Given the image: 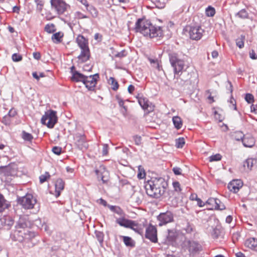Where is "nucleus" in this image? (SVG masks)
<instances>
[{
  "instance_id": "1",
  "label": "nucleus",
  "mask_w": 257,
  "mask_h": 257,
  "mask_svg": "<svg viewBox=\"0 0 257 257\" xmlns=\"http://www.w3.org/2000/svg\"><path fill=\"white\" fill-rule=\"evenodd\" d=\"M31 222L26 217H21L15 225V230L12 234V238L19 242H28L35 236L34 232L30 231Z\"/></svg>"
},
{
  "instance_id": "2",
  "label": "nucleus",
  "mask_w": 257,
  "mask_h": 257,
  "mask_svg": "<svg viewBox=\"0 0 257 257\" xmlns=\"http://www.w3.org/2000/svg\"><path fill=\"white\" fill-rule=\"evenodd\" d=\"M167 185L163 178H154L145 183V188L148 196L159 198L165 193Z\"/></svg>"
},
{
  "instance_id": "3",
  "label": "nucleus",
  "mask_w": 257,
  "mask_h": 257,
  "mask_svg": "<svg viewBox=\"0 0 257 257\" xmlns=\"http://www.w3.org/2000/svg\"><path fill=\"white\" fill-rule=\"evenodd\" d=\"M135 30L137 32H140L144 36L150 38H155L161 36L162 31L160 27L152 25L149 21L139 19L135 25Z\"/></svg>"
},
{
  "instance_id": "4",
  "label": "nucleus",
  "mask_w": 257,
  "mask_h": 257,
  "mask_svg": "<svg viewBox=\"0 0 257 257\" xmlns=\"http://www.w3.org/2000/svg\"><path fill=\"white\" fill-rule=\"evenodd\" d=\"M116 222L120 226L131 228L140 234L143 233L145 224L143 223L139 224L136 221L126 219L123 216H121L116 219Z\"/></svg>"
},
{
  "instance_id": "5",
  "label": "nucleus",
  "mask_w": 257,
  "mask_h": 257,
  "mask_svg": "<svg viewBox=\"0 0 257 257\" xmlns=\"http://www.w3.org/2000/svg\"><path fill=\"white\" fill-rule=\"evenodd\" d=\"M169 59L171 64L174 69L175 78L176 77V75L180 76L185 66L184 61L179 59L176 53L170 54Z\"/></svg>"
},
{
  "instance_id": "6",
  "label": "nucleus",
  "mask_w": 257,
  "mask_h": 257,
  "mask_svg": "<svg viewBox=\"0 0 257 257\" xmlns=\"http://www.w3.org/2000/svg\"><path fill=\"white\" fill-rule=\"evenodd\" d=\"M57 119L56 112L52 110H49L46 111L42 117L41 122L47 125L48 127L52 128L57 123Z\"/></svg>"
},
{
  "instance_id": "7",
  "label": "nucleus",
  "mask_w": 257,
  "mask_h": 257,
  "mask_svg": "<svg viewBox=\"0 0 257 257\" xmlns=\"http://www.w3.org/2000/svg\"><path fill=\"white\" fill-rule=\"evenodd\" d=\"M37 201L36 197L31 194H27L25 196L18 199V203L26 209L34 208Z\"/></svg>"
},
{
  "instance_id": "8",
  "label": "nucleus",
  "mask_w": 257,
  "mask_h": 257,
  "mask_svg": "<svg viewBox=\"0 0 257 257\" xmlns=\"http://www.w3.org/2000/svg\"><path fill=\"white\" fill-rule=\"evenodd\" d=\"M182 249L186 251H188L190 255H194L201 249V246L197 242L186 239L182 244Z\"/></svg>"
},
{
  "instance_id": "9",
  "label": "nucleus",
  "mask_w": 257,
  "mask_h": 257,
  "mask_svg": "<svg viewBox=\"0 0 257 257\" xmlns=\"http://www.w3.org/2000/svg\"><path fill=\"white\" fill-rule=\"evenodd\" d=\"M186 35H188L190 39L195 40L200 39L204 30L200 26H186L184 29Z\"/></svg>"
},
{
  "instance_id": "10",
  "label": "nucleus",
  "mask_w": 257,
  "mask_h": 257,
  "mask_svg": "<svg viewBox=\"0 0 257 257\" xmlns=\"http://www.w3.org/2000/svg\"><path fill=\"white\" fill-rule=\"evenodd\" d=\"M74 140L75 144L79 149L84 151L88 148V145L86 142L85 136L84 134H76L74 136Z\"/></svg>"
},
{
  "instance_id": "11",
  "label": "nucleus",
  "mask_w": 257,
  "mask_h": 257,
  "mask_svg": "<svg viewBox=\"0 0 257 257\" xmlns=\"http://www.w3.org/2000/svg\"><path fill=\"white\" fill-rule=\"evenodd\" d=\"M159 225L161 226L174 221V214L171 211L161 213L157 217Z\"/></svg>"
},
{
  "instance_id": "12",
  "label": "nucleus",
  "mask_w": 257,
  "mask_h": 257,
  "mask_svg": "<svg viewBox=\"0 0 257 257\" xmlns=\"http://www.w3.org/2000/svg\"><path fill=\"white\" fill-rule=\"evenodd\" d=\"M98 78L99 75L98 74L90 76H85L83 83L88 90H91L96 86Z\"/></svg>"
},
{
  "instance_id": "13",
  "label": "nucleus",
  "mask_w": 257,
  "mask_h": 257,
  "mask_svg": "<svg viewBox=\"0 0 257 257\" xmlns=\"http://www.w3.org/2000/svg\"><path fill=\"white\" fill-rule=\"evenodd\" d=\"M137 98L139 103L143 109L146 110L148 112H151L153 110L154 105L148 100V98L140 94H139L137 96Z\"/></svg>"
},
{
  "instance_id": "14",
  "label": "nucleus",
  "mask_w": 257,
  "mask_h": 257,
  "mask_svg": "<svg viewBox=\"0 0 257 257\" xmlns=\"http://www.w3.org/2000/svg\"><path fill=\"white\" fill-rule=\"evenodd\" d=\"M145 236L147 238L150 239L152 242H156L158 240L156 228L152 224H150L146 228Z\"/></svg>"
},
{
  "instance_id": "15",
  "label": "nucleus",
  "mask_w": 257,
  "mask_h": 257,
  "mask_svg": "<svg viewBox=\"0 0 257 257\" xmlns=\"http://www.w3.org/2000/svg\"><path fill=\"white\" fill-rule=\"evenodd\" d=\"M51 4L58 14H62L66 10L67 5L62 0H51Z\"/></svg>"
},
{
  "instance_id": "16",
  "label": "nucleus",
  "mask_w": 257,
  "mask_h": 257,
  "mask_svg": "<svg viewBox=\"0 0 257 257\" xmlns=\"http://www.w3.org/2000/svg\"><path fill=\"white\" fill-rule=\"evenodd\" d=\"M14 224V220L10 216H3L0 218V228L9 229Z\"/></svg>"
},
{
  "instance_id": "17",
  "label": "nucleus",
  "mask_w": 257,
  "mask_h": 257,
  "mask_svg": "<svg viewBox=\"0 0 257 257\" xmlns=\"http://www.w3.org/2000/svg\"><path fill=\"white\" fill-rule=\"evenodd\" d=\"M242 185L243 183L241 180H233L228 184V188L230 191L236 193L241 188Z\"/></svg>"
},
{
  "instance_id": "18",
  "label": "nucleus",
  "mask_w": 257,
  "mask_h": 257,
  "mask_svg": "<svg viewBox=\"0 0 257 257\" xmlns=\"http://www.w3.org/2000/svg\"><path fill=\"white\" fill-rule=\"evenodd\" d=\"M177 235L178 234L176 229L168 230L165 243L167 244H172L175 241Z\"/></svg>"
},
{
  "instance_id": "19",
  "label": "nucleus",
  "mask_w": 257,
  "mask_h": 257,
  "mask_svg": "<svg viewBox=\"0 0 257 257\" xmlns=\"http://www.w3.org/2000/svg\"><path fill=\"white\" fill-rule=\"evenodd\" d=\"M242 144L245 147L251 148L255 144L254 139L250 134H246L242 139Z\"/></svg>"
},
{
  "instance_id": "20",
  "label": "nucleus",
  "mask_w": 257,
  "mask_h": 257,
  "mask_svg": "<svg viewBox=\"0 0 257 257\" xmlns=\"http://www.w3.org/2000/svg\"><path fill=\"white\" fill-rule=\"evenodd\" d=\"M218 202L220 203V201L216 198H210L206 202V204L209 205H214L215 209L222 210L225 208L223 204H221L220 206L218 205Z\"/></svg>"
},
{
  "instance_id": "21",
  "label": "nucleus",
  "mask_w": 257,
  "mask_h": 257,
  "mask_svg": "<svg viewBox=\"0 0 257 257\" xmlns=\"http://www.w3.org/2000/svg\"><path fill=\"white\" fill-rule=\"evenodd\" d=\"M81 53L78 56V58L81 62L87 61L90 57V51L89 48L81 49Z\"/></svg>"
},
{
  "instance_id": "22",
  "label": "nucleus",
  "mask_w": 257,
  "mask_h": 257,
  "mask_svg": "<svg viewBox=\"0 0 257 257\" xmlns=\"http://www.w3.org/2000/svg\"><path fill=\"white\" fill-rule=\"evenodd\" d=\"M74 68V66H72L71 68V71L72 73V76L71 77V79L74 81L82 82L83 83L85 75L78 72L77 71H73L72 70Z\"/></svg>"
},
{
  "instance_id": "23",
  "label": "nucleus",
  "mask_w": 257,
  "mask_h": 257,
  "mask_svg": "<svg viewBox=\"0 0 257 257\" xmlns=\"http://www.w3.org/2000/svg\"><path fill=\"white\" fill-rule=\"evenodd\" d=\"M245 245L248 248L257 251V239L253 237L248 238L245 241Z\"/></svg>"
},
{
  "instance_id": "24",
  "label": "nucleus",
  "mask_w": 257,
  "mask_h": 257,
  "mask_svg": "<svg viewBox=\"0 0 257 257\" xmlns=\"http://www.w3.org/2000/svg\"><path fill=\"white\" fill-rule=\"evenodd\" d=\"M76 42L81 49L89 48L87 40L82 35H79L77 37Z\"/></svg>"
},
{
  "instance_id": "25",
  "label": "nucleus",
  "mask_w": 257,
  "mask_h": 257,
  "mask_svg": "<svg viewBox=\"0 0 257 257\" xmlns=\"http://www.w3.org/2000/svg\"><path fill=\"white\" fill-rule=\"evenodd\" d=\"M64 187V182L61 179H58L56 180L55 183V192L56 196H59L60 192L63 190Z\"/></svg>"
},
{
  "instance_id": "26",
  "label": "nucleus",
  "mask_w": 257,
  "mask_h": 257,
  "mask_svg": "<svg viewBox=\"0 0 257 257\" xmlns=\"http://www.w3.org/2000/svg\"><path fill=\"white\" fill-rule=\"evenodd\" d=\"M108 207L111 211L117 214L120 217L124 215L123 210L118 206L108 205Z\"/></svg>"
},
{
  "instance_id": "27",
  "label": "nucleus",
  "mask_w": 257,
  "mask_h": 257,
  "mask_svg": "<svg viewBox=\"0 0 257 257\" xmlns=\"http://www.w3.org/2000/svg\"><path fill=\"white\" fill-rule=\"evenodd\" d=\"M95 173L98 179H100L103 183H106L108 181L107 177H106L108 174L107 172L104 171L103 173H100L98 170H95Z\"/></svg>"
},
{
  "instance_id": "28",
  "label": "nucleus",
  "mask_w": 257,
  "mask_h": 257,
  "mask_svg": "<svg viewBox=\"0 0 257 257\" xmlns=\"http://www.w3.org/2000/svg\"><path fill=\"white\" fill-rule=\"evenodd\" d=\"M63 33L60 32L56 33L52 36V40L54 43H59L62 41Z\"/></svg>"
},
{
  "instance_id": "29",
  "label": "nucleus",
  "mask_w": 257,
  "mask_h": 257,
  "mask_svg": "<svg viewBox=\"0 0 257 257\" xmlns=\"http://www.w3.org/2000/svg\"><path fill=\"white\" fill-rule=\"evenodd\" d=\"M172 120L175 127L177 129L179 130L181 128L182 126V121L181 118L180 117L178 116H174L173 117Z\"/></svg>"
},
{
  "instance_id": "30",
  "label": "nucleus",
  "mask_w": 257,
  "mask_h": 257,
  "mask_svg": "<svg viewBox=\"0 0 257 257\" xmlns=\"http://www.w3.org/2000/svg\"><path fill=\"white\" fill-rule=\"evenodd\" d=\"M108 83L111 86V88L113 90L118 89L119 85L117 81L112 77H110L108 80Z\"/></svg>"
},
{
  "instance_id": "31",
  "label": "nucleus",
  "mask_w": 257,
  "mask_h": 257,
  "mask_svg": "<svg viewBox=\"0 0 257 257\" xmlns=\"http://www.w3.org/2000/svg\"><path fill=\"white\" fill-rule=\"evenodd\" d=\"M236 17L240 19H246L248 17L247 12L245 9H242L235 14Z\"/></svg>"
},
{
  "instance_id": "32",
  "label": "nucleus",
  "mask_w": 257,
  "mask_h": 257,
  "mask_svg": "<svg viewBox=\"0 0 257 257\" xmlns=\"http://www.w3.org/2000/svg\"><path fill=\"white\" fill-rule=\"evenodd\" d=\"M245 40V36L241 35L239 38L236 40V44L239 48H242L244 47V42Z\"/></svg>"
},
{
  "instance_id": "33",
  "label": "nucleus",
  "mask_w": 257,
  "mask_h": 257,
  "mask_svg": "<svg viewBox=\"0 0 257 257\" xmlns=\"http://www.w3.org/2000/svg\"><path fill=\"white\" fill-rule=\"evenodd\" d=\"M123 241L126 246H134V243L132 239L128 236H122Z\"/></svg>"
},
{
  "instance_id": "34",
  "label": "nucleus",
  "mask_w": 257,
  "mask_h": 257,
  "mask_svg": "<svg viewBox=\"0 0 257 257\" xmlns=\"http://www.w3.org/2000/svg\"><path fill=\"white\" fill-rule=\"evenodd\" d=\"M232 136L235 140L238 141H242V139H243V137L245 136V135H244L241 132L237 131L234 132Z\"/></svg>"
},
{
  "instance_id": "35",
  "label": "nucleus",
  "mask_w": 257,
  "mask_h": 257,
  "mask_svg": "<svg viewBox=\"0 0 257 257\" xmlns=\"http://www.w3.org/2000/svg\"><path fill=\"white\" fill-rule=\"evenodd\" d=\"M154 3L155 4L156 6L159 8L162 9L165 7L166 0H153Z\"/></svg>"
},
{
  "instance_id": "36",
  "label": "nucleus",
  "mask_w": 257,
  "mask_h": 257,
  "mask_svg": "<svg viewBox=\"0 0 257 257\" xmlns=\"http://www.w3.org/2000/svg\"><path fill=\"white\" fill-rule=\"evenodd\" d=\"M172 185L175 192L179 193L182 191L181 185L178 181H174L172 183Z\"/></svg>"
},
{
  "instance_id": "37",
  "label": "nucleus",
  "mask_w": 257,
  "mask_h": 257,
  "mask_svg": "<svg viewBox=\"0 0 257 257\" xmlns=\"http://www.w3.org/2000/svg\"><path fill=\"white\" fill-rule=\"evenodd\" d=\"M254 160L252 159H247L244 163V167H246L248 170H251L254 165Z\"/></svg>"
},
{
  "instance_id": "38",
  "label": "nucleus",
  "mask_w": 257,
  "mask_h": 257,
  "mask_svg": "<svg viewBox=\"0 0 257 257\" xmlns=\"http://www.w3.org/2000/svg\"><path fill=\"white\" fill-rule=\"evenodd\" d=\"M34 2L37 5L36 10L39 12H41L44 4L43 0H34Z\"/></svg>"
},
{
  "instance_id": "39",
  "label": "nucleus",
  "mask_w": 257,
  "mask_h": 257,
  "mask_svg": "<svg viewBox=\"0 0 257 257\" xmlns=\"http://www.w3.org/2000/svg\"><path fill=\"white\" fill-rule=\"evenodd\" d=\"M185 143V139L183 138H179L176 141V146L178 148H182Z\"/></svg>"
},
{
  "instance_id": "40",
  "label": "nucleus",
  "mask_w": 257,
  "mask_h": 257,
  "mask_svg": "<svg viewBox=\"0 0 257 257\" xmlns=\"http://www.w3.org/2000/svg\"><path fill=\"white\" fill-rule=\"evenodd\" d=\"M117 99L118 100L119 105L122 107L121 111L123 114H124L126 112V107L124 105V101L121 98L118 97H117Z\"/></svg>"
},
{
  "instance_id": "41",
  "label": "nucleus",
  "mask_w": 257,
  "mask_h": 257,
  "mask_svg": "<svg viewBox=\"0 0 257 257\" xmlns=\"http://www.w3.org/2000/svg\"><path fill=\"white\" fill-rule=\"evenodd\" d=\"M45 30L48 33H52L55 31L54 25L53 24L47 25L45 27Z\"/></svg>"
},
{
  "instance_id": "42",
  "label": "nucleus",
  "mask_w": 257,
  "mask_h": 257,
  "mask_svg": "<svg viewBox=\"0 0 257 257\" xmlns=\"http://www.w3.org/2000/svg\"><path fill=\"white\" fill-rule=\"evenodd\" d=\"M221 159V156L219 154H216L209 157V162L218 161Z\"/></svg>"
},
{
  "instance_id": "43",
  "label": "nucleus",
  "mask_w": 257,
  "mask_h": 257,
  "mask_svg": "<svg viewBox=\"0 0 257 257\" xmlns=\"http://www.w3.org/2000/svg\"><path fill=\"white\" fill-rule=\"evenodd\" d=\"M139 173L138 174V178L141 179H143L146 176V173L143 168H142L141 166L139 167Z\"/></svg>"
},
{
  "instance_id": "44",
  "label": "nucleus",
  "mask_w": 257,
  "mask_h": 257,
  "mask_svg": "<svg viewBox=\"0 0 257 257\" xmlns=\"http://www.w3.org/2000/svg\"><path fill=\"white\" fill-rule=\"evenodd\" d=\"M50 177L49 174L48 172H45L44 174H43L41 175L39 177L40 182V183H43L45 182L48 178H49Z\"/></svg>"
},
{
  "instance_id": "45",
  "label": "nucleus",
  "mask_w": 257,
  "mask_h": 257,
  "mask_svg": "<svg viewBox=\"0 0 257 257\" xmlns=\"http://www.w3.org/2000/svg\"><path fill=\"white\" fill-rule=\"evenodd\" d=\"M206 13L208 16L212 17L215 15V9L211 7H208L206 10Z\"/></svg>"
},
{
  "instance_id": "46",
  "label": "nucleus",
  "mask_w": 257,
  "mask_h": 257,
  "mask_svg": "<svg viewBox=\"0 0 257 257\" xmlns=\"http://www.w3.org/2000/svg\"><path fill=\"white\" fill-rule=\"evenodd\" d=\"M22 138L24 140L28 141H30L33 139V136L31 134L24 131L23 132Z\"/></svg>"
},
{
  "instance_id": "47",
  "label": "nucleus",
  "mask_w": 257,
  "mask_h": 257,
  "mask_svg": "<svg viewBox=\"0 0 257 257\" xmlns=\"http://www.w3.org/2000/svg\"><path fill=\"white\" fill-rule=\"evenodd\" d=\"M133 198L135 199V201L139 204L142 202V195L140 193H135L133 195Z\"/></svg>"
},
{
  "instance_id": "48",
  "label": "nucleus",
  "mask_w": 257,
  "mask_h": 257,
  "mask_svg": "<svg viewBox=\"0 0 257 257\" xmlns=\"http://www.w3.org/2000/svg\"><path fill=\"white\" fill-rule=\"evenodd\" d=\"M245 99L247 103H252L254 101V97L252 94L247 93L245 95Z\"/></svg>"
},
{
  "instance_id": "49",
  "label": "nucleus",
  "mask_w": 257,
  "mask_h": 257,
  "mask_svg": "<svg viewBox=\"0 0 257 257\" xmlns=\"http://www.w3.org/2000/svg\"><path fill=\"white\" fill-rule=\"evenodd\" d=\"M96 236L100 243H102L103 241V233L100 231H95Z\"/></svg>"
},
{
  "instance_id": "50",
  "label": "nucleus",
  "mask_w": 257,
  "mask_h": 257,
  "mask_svg": "<svg viewBox=\"0 0 257 257\" xmlns=\"http://www.w3.org/2000/svg\"><path fill=\"white\" fill-rule=\"evenodd\" d=\"M52 151L55 154L59 155L62 152V148L60 147L55 146L52 148Z\"/></svg>"
},
{
  "instance_id": "51",
  "label": "nucleus",
  "mask_w": 257,
  "mask_h": 257,
  "mask_svg": "<svg viewBox=\"0 0 257 257\" xmlns=\"http://www.w3.org/2000/svg\"><path fill=\"white\" fill-rule=\"evenodd\" d=\"M12 59L15 62H19L22 60V57L21 55L15 53L12 55Z\"/></svg>"
},
{
  "instance_id": "52",
  "label": "nucleus",
  "mask_w": 257,
  "mask_h": 257,
  "mask_svg": "<svg viewBox=\"0 0 257 257\" xmlns=\"http://www.w3.org/2000/svg\"><path fill=\"white\" fill-rule=\"evenodd\" d=\"M126 55V51L123 50L119 52H117V53L114 54V56L115 57L118 58H122L125 57Z\"/></svg>"
},
{
  "instance_id": "53",
  "label": "nucleus",
  "mask_w": 257,
  "mask_h": 257,
  "mask_svg": "<svg viewBox=\"0 0 257 257\" xmlns=\"http://www.w3.org/2000/svg\"><path fill=\"white\" fill-rule=\"evenodd\" d=\"M134 141L136 145L139 146L142 143V139L140 136H135L133 137Z\"/></svg>"
},
{
  "instance_id": "54",
  "label": "nucleus",
  "mask_w": 257,
  "mask_h": 257,
  "mask_svg": "<svg viewBox=\"0 0 257 257\" xmlns=\"http://www.w3.org/2000/svg\"><path fill=\"white\" fill-rule=\"evenodd\" d=\"M108 153V146L107 144H103L102 150V154L103 156H106Z\"/></svg>"
},
{
  "instance_id": "55",
  "label": "nucleus",
  "mask_w": 257,
  "mask_h": 257,
  "mask_svg": "<svg viewBox=\"0 0 257 257\" xmlns=\"http://www.w3.org/2000/svg\"><path fill=\"white\" fill-rule=\"evenodd\" d=\"M5 199L3 196L0 194V212L2 211L5 206Z\"/></svg>"
},
{
  "instance_id": "56",
  "label": "nucleus",
  "mask_w": 257,
  "mask_h": 257,
  "mask_svg": "<svg viewBox=\"0 0 257 257\" xmlns=\"http://www.w3.org/2000/svg\"><path fill=\"white\" fill-rule=\"evenodd\" d=\"M173 171L174 173L176 175H179L181 174L182 170L179 167H174L173 169Z\"/></svg>"
},
{
  "instance_id": "57",
  "label": "nucleus",
  "mask_w": 257,
  "mask_h": 257,
  "mask_svg": "<svg viewBox=\"0 0 257 257\" xmlns=\"http://www.w3.org/2000/svg\"><path fill=\"white\" fill-rule=\"evenodd\" d=\"M2 122L6 125L9 124L10 123L11 120L10 117H9V116L5 115L3 118Z\"/></svg>"
},
{
  "instance_id": "58",
  "label": "nucleus",
  "mask_w": 257,
  "mask_h": 257,
  "mask_svg": "<svg viewBox=\"0 0 257 257\" xmlns=\"http://www.w3.org/2000/svg\"><path fill=\"white\" fill-rule=\"evenodd\" d=\"M16 114H17L16 110L14 109H11V110H10L7 116H9V117L10 118L12 117H14L16 115Z\"/></svg>"
},
{
  "instance_id": "59",
  "label": "nucleus",
  "mask_w": 257,
  "mask_h": 257,
  "mask_svg": "<svg viewBox=\"0 0 257 257\" xmlns=\"http://www.w3.org/2000/svg\"><path fill=\"white\" fill-rule=\"evenodd\" d=\"M249 57L251 59H257V55L254 50H252L249 52Z\"/></svg>"
},
{
  "instance_id": "60",
  "label": "nucleus",
  "mask_w": 257,
  "mask_h": 257,
  "mask_svg": "<svg viewBox=\"0 0 257 257\" xmlns=\"http://www.w3.org/2000/svg\"><path fill=\"white\" fill-rule=\"evenodd\" d=\"M10 167L9 166H1L0 167V169L2 170V171L4 172L5 175H8L9 173L8 172V170L9 169Z\"/></svg>"
},
{
  "instance_id": "61",
  "label": "nucleus",
  "mask_w": 257,
  "mask_h": 257,
  "mask_svg": "<svg viewBox=\"0 0 257 257\" xmlns=\"http://www.w3.org/2000/svg\"><path fill=\"white\" fill-rule=\"evenodd\" d=\"M229 103H230V104H231L232 105L233 109L236 110V102H235V100L233 99V98L231 97V98L229 100Z\"/></svg>"
},
{
  "instance_id": "62",
  "label": "nucleus",
  "mask_w": 257,
  "mask_h": 257,
  "mask_svg": "<svg viewBox=\"0 0 257 257\" xmlns=\"http://www.w3.org/2000/svg\"><path fill=\"white\" fill-rule=\"evenodd\" d=\"M33 55L34 58L36 60H39L41 58V54L39 52H34Z\"/></svg>"
},
{
  "instance_id": "63",
  "label": "nucleus",
  "mask_w": 257,
  "mask_h": 257,
  "mask_svg": "<svg viewBox=\"0 0 257 257\" xmlns=\"http://www.w3.org/2000/svg\"><path fill=\"white\" fill-rule=\"evenodd\" d=\"M80 2L82 5H83L87 9L89 7V4L87 0H77Z\"/></svg>"
},
{
  "instance_id": "64",
  "label": "nucleus",
  "mask_w": 257,
  "mask_h": 257,
  "mask_svg": "<svg viewBox=\"0 0 257 257\" xmlns=\"http://www.w3.org/2000/svg\"><path fill=\"white\" fill-rule=\"evenodd\" d=\"M134 90H135V87L134 85H130L128 86L127 90L130 93L132 94L133 93V92L134 91Z\"/></svg>"
}]
</instances>
